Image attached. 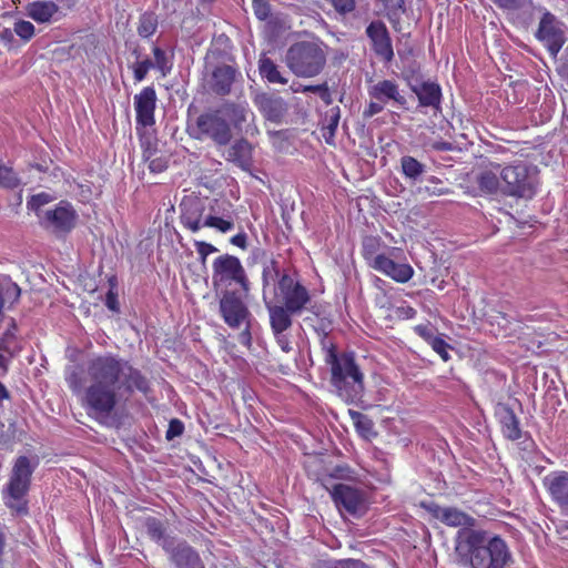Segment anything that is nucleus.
I'll return each instance as SVG.
<instances>
[{"label":"nucleus","mask_w":568,"mask_h":568,"mask_svg":"<svg viewBox=\"0 0 568 568\" xmlns=\"http://www.w3.org/2000/svg\"><path fill=\"white\" fill-rule=\"evenodd\" d=\"M64 378L82 408L100 423L113 415L122 395H146L150 390L149 379L141 371L112 353L94 355L82 367H68Z\"/></svg>","instance_id":"obj_1"},{"label":"nucleus","mask_w":568,"mask_h":568,"mask_svg":"<svg viewBox=\"0 0 568 568\" xmlns=\"http://www.w3.org/2000/svg\"><path fill=\"white\" fill-rule=\"evenodd\" d=\"M231 203L213 200L206 212V201L186 195L180 203V221L182 225L193 233L203 227H212L221 233H227L234 229V212Z\"/></svg>","instance_id":"obj_2"},{"label":"nucleus","mask_w":568,"mask_h":568,"mask_svg":"<svg viewBox=\"0 0 568 568\" xmlns=\"http://www.w3.org/2000/svg\"><path fill=\"white\" fill-rule=\"evenodd\" d=\"M325 362L331 367V384L336 395L346 404H357L364 394V374L353 353L338 354L329 347Z\"/></svg>","instance_id":"obj_3"},{"label":"nucleus","mask_w":568,"mask_h":568,"mask_svg":"<svg viewBox=\"0 0 568 568\" xmlns=\"http://www.w3.org/2000/svg\"><path fill=\"white\" fill-rule=\"evenodd\" d=\"M275 295L281 304L266 303L270 317L284 314L286 317L292 318L294 315L302 314L311 302L308 290L288 274L280 276Z\"/></svg>","instance_id":"obj_4"},{"label":"nucleus","mask_w":568,"mask_h":568,"mask_svg":"<svg viewBox=\"0 0 568 568\" xmlns=\"http://www.w3.org/2000/svg\"><path fill=\"white\" fill-rule=\"evenodd\" d=\"M212 284L216 292L237 290L246 296L250 292V281L239 257L223 254L212 263Z\"/></svg>","instance_id":"obj_5"},{"label":"nucleus","mask_w":568,"mask_h":568,"mask_svg":"<svg viewBox=\"0 0 568 568\" xmlns=\"http://www.w3.org/2000/svg\"><path fill=\"white\" fill-rule=\"evenodd\" d=\"M285 62L297 77L311 78L323 70L326 55L317 43L302 41L290 47Z\"/></svg>","instance_id":"obj_6"},{"label":"nucleus","mask_w":568,"mask_h":568,"mask_svg":"<svg viewBox=\"0 0 568 568\" xmlns=\"http://www.w3.org/2000/svg\"><path fill=\"white\" fill-rule=\"evenodd\" d=\"M511 560L506 542L499 537H493L487 544L471 542L469 562L471 568H505Z\"/></svg>","instance_id":"obj_7"},{"label":"nucleus","mask_w":568,"mask_h":568,"mask_svg":"<svg viewBox=\"0 0 568 568\" xmlns=\"http://www.w3.org/2000/svg\"><path fill=\"white\" fill-rule=\"evenodd\" d=\"M243 293L237 290H226L221 293L220 314L224 323L233 328L239 329L243 324L252 323L253 316L243 300Z\"/></svg>","instance_id":"obj_8"},{"label":"nucleus","mask_w":568,"mask_h":568,"mask_svg":"<svg viewBox=\"0 0 568 568\" xmlns=\"http://www.w3.org/2000/svg\"><path fill=\"white\" fill-rule=\"evenodd\" d=\"M535 37L556 58L566 43L565 24L550 11L544 10Z\"/></svg>","instance_id":"obj_9"},{"label":"nucleus","mask_w":568,"mask_h":568,"mask_svg":"<svg viewBox=\"0 0 568 568\" xmlns=\"http://www.w3.org/2000/svg\"><path fill=\"white\" fill-rule=\"evenodd\" d=\"M500 178L506 184V192L520 197H531L536 190V178L526 165L507 166L501 170Z\"/></svg>","instance_id":"obj_10"},{"label":"nucleus","mask_w":568,"mask_h":568,"mask_svg":"<svg viewBox=\"0 0 568 568\" xmlns=\"http://www.w3.org/2000/svg\"><path fill=\"white\" fill-rule=\"evenodd\" d=\"M37 466L38 460H31L27 456L16 459L8 483V493L12 499L20 500L28 493Z\"/></svg>","instance_id":"obj_11"},{"label":"nucleus","mask_w":568,"mask_h":568,"mask_svg":"<svg viewBox=\"0 0 568 568\" xmlns=\"http://www.w3.org/2000/svg\"><path fill=\"white\" fill-rule=\"evenodd\" d=\"M369 99L390 104L398 109L408 110V102L399 84L395 80L383 79L373 82L367 88Z\"/></svg>","instance_id":"obj_12"},{"label":"nucleus","mask_w":568,"mask_h":568,"mask_svg":"<svg viewBox=\"0 0 568 568\" xmlns=\"http://www.w3.org/2000/svg\"><path fill=\"white\" fill-rule=\"evenodd\" d=\"M196 126L199 133L195 139H212L215 142H229L230 125L220 114L206 113L197 118Z\"/></svg>","instance_id":"obj_13"},{"label":"nucleus","mask_w":568,"mask_h":568,"mask_svg":"<svg viewBox=\"0 0 568 568\" xmlns=\"http://www.w3.org/2000/svg\"><path fill=\"white\" fill-rule=\"evenodd\" d=\"M366 36L372 42V50L385 63L394 59L392 39L386 24L381 20L372 21L366 28Z\"/></svg>","instance_id":"obj_14"},{"label":"nucleus","mask_w":568,"mask_h":568,"mask_svg":"<svg viewBox=\"0 0 568 568\" xmlns=\"http://www.w3.org/2000/svg\"><path fill=\"white\" fill-rule=\"evenodd\" d=\"M331 496L338 509H344L351 515H358L365 508L363 493L349 485H335L331 490Z\"/></svg>","instance_id":"obj_15"},{"label":"nucleus","mask_w":568,"mask_h":568,"mask_svg":"<svg viewBox=\"0 0 568 568\" xmlns=\"http://www.w3.org/2000/svg\"><path fill=\"white\" fill-rule=\"evenodd\" d=\"M166 557L173 568H206L200 551L185 539H181Z\"/></svg>","instance_id":"obj_16"},{"label":"nucleus","mask_w":568,"mask_h":568,"mask_svg":"<svg viewBox=\"0 0 568 568\" xmlns=\"http://www.w3.org/2000/svg\"><path fill=\"white\" fill-rule=\"evenodd\" d=\"M77 214L70 203L61 201L54 209L43 212L40 219L45 227L69 232L75 224Z\"/></svg>","instance_id":"obj_17"},{"label":"nucleus","mask_w":568,"mask_h":568,"mask_svg":"<svg viewBox=\"0 0 568 568\" xmlns=\"http://www.w3.org/2000/svg\"><path fill=\"white\" fill-rule=\"evenodd\" d=\"M143 527L148 537L161 547L165 555L181 540L170 532L166 520L149 516L144 518Z\"/></svg>","instance_id":"obj_18"},{"label":"nucleus","mask_w":568,"mask_h":568,"mask_svg":"<svg viewBox=\"0 0 568 568\" xmlns=\"http://www.w3.org/2000/svg\"><path fill=\"white\" fill-rule=\"evenodd\" d=\"M544 485L561 514L568 516V473L552 471L544 478Z\"/></svg>","instance_id":"obj_19"},{"label":"nucleus","mask_w":568,"mask_h":568,"mask_svg":"<svg viewBox=\"0 0 568 568\" xmlns=\"http://www.w3.org/2000/svg\"><path fill=\"white\" fill-rule=\"evenodd\" d=\"M372 267L398 283H406L414 275V270L409 264L396 263L385 254H377L374 256Z\"/></svg>","instance_id":"obj_20"},{"label":"nucleus","mask_w":568,"mask_h":568,"mask_svg":"<svg viewBox=\"0 0 568 568\" xmlns=\"http://www.w3.org/2000/svg\"><path fill=\"white\" fill-rule=\"evenodd\" d=\"M27 16L37 23L52 24L65 17L63 10L51 0H38L30 2L27 8Z\"/></svg>","instance_id":"obj_21"},{"label":"nucleus","mask_w":568,"mask_h":568,"mask_svg":"<svg viewBox=\"0 0 568 568\" xmlns=\"http://www.w3.org/2000/svg\"><path fill=\"white\" fill-rule=\"evenodd\" d=\"M155 102L156 93L152 87H145L139 94L134 97L138 123L144 126L152 125L154 123Z\"/></svg>","instance_id":"obj_22"},{"label":"nucleus","mask_w":568,"mask_h":568,"mask_svg":"<svg viewBox=\"0 0 568 568\" xmlns=\"http://www.w3.org/2000/svg\"><path fill=\"white\" fill-rule=\"evenodd\" d=\"M239 71L232 65H216L211 73L210 88L217 95H227Z\"/></svg>","instance_id":"obj_23"},{"label":"nucleus","mask_w":568,"mask_h":568,"mask_svg":"<svg viewBox=\"0 0 568 568\" xmlns=\"http://www.w3.org/2000/svg\"><path fill=\"white\" fill-rule=\"evenodd\" d=\"M255 104L264 116L272 122H280L287 112V104L281 97L267 93L257 95Z\"/></svg>","instance_id":"obj_24"},{"label":"nucleus","mask_w":568,"mask_h":568,"mask_svg":"<svg viewBox=\"0 0 568 568\" xmlns=\"http://www.w3.org/2000/svg\"><path fill=\"white\" fill-rule=\"evenodd\" d=\"M429 509L435 518L439 519L447 526L468 528L473 527L475 524L473 517L455 507H440L435 505Z\"/></svg>","instance_id":"obj_25"},{"label":"nucleus","mask_w":568,"mask_h":568,"mask_svg":"<svg viewBox=\"0 0 568 568\" xmlns=\"http://www.w3.org/2000/svg\"><path fill=\"white\" fill-rule=\"evenodd\" d=\"M222 154L244 171L252 166V144H219Z\"/></svg>","instance_id":"obj_26"},{"label":"nucleus","mask_w":568,"mask_h":568,"mask_svg":"<svg viewBox=\"0 0 568 568\" xmlns=\"http://www.w3.org/2000/svg\"><path fill=\"white\" fill-rule=\"evenodd\" d=\"M293 320L286 317L284 314H278L274 315L273 317H270L272 333L275 337L277 345L284 353H291L293 351L291 339L288 335L285 333L287 329L291 328Z\"/></svg>","instance_id":"obj_27"},{"label":"nucleus","mask_w":568,"mask_h":568,"mask_svg":"<svg viewBox=\"0 0 568 568\" xmlns=\"http://www.w3.org/2000/svg\"><path fill=\"white\" fill-rule=\"evenodd\" d=\"M412 89L417 95L420 106L433 108L436 111L440 109L442 89L437 83L423 82Z\"/></svg>","instance_id":"obj_28"},{"label":"nucleus","mask_w":568,"mask_h":568,"mask_svg":"<svg viewBox=\"0 0 568 568\" xmlns=\"http://www.w3.org/2000/svg\"><path fill=\"white\" fill-rule=\"evenodd\" d=\"M497 414L501 425L503 435L510 440H518L521 438L519 420L514 410L504 405L498 409Z\"/></svg>","instance_id":"obj_29"},{"label":"nucleus","mask_w":568,"mask_h":568,"mask_svg":"<svg viewBox=\"0 0 568 568\" xmlns=\"http://www.w3.org/2000/svg\"><path fill=\"white\" fill-rule=\"evenodd\" d=\"M143 158L149 163L151 172L160 173L163 172L169 164L171 154L159 148V144H143Z\"/></svg>","instance_id":"obj_30"},{"label":"nucleus","mask_w":568,"mask_h":568,"mask_svg":"<svg viewBox=\"0 0 568 568\" xmlns=\"http://www.w3.org/2000/svg\"><path fill=\"white\" fill-rule=\"evenodd\" d=\"M17 324L13 318H9L7 327L0 337V349L7 353L10 357L16 356L21 351V345L16 336Z\"/></svg>","instance_id":"obj_31"},{"label":"nucleus","mask_w":568,"mask_h":568,"mask_svg":"<svg viewBox=\"0 0 568 568\" xmlns=\"http://www.w3.org/2000/svg\"><path fill=\"white\" fill-rule=\"evenodd\" d=\"M260 75L270 83L286 84L288 79L282 75L277 65L266 57H262L258 61Z\"/></svg>","instance_id":"obj_32"},{"label":"nucleus","mask_w":568,"mask_h":568,"mask_svg":"<svg viewBox=\"0 0 568 568\" xmlns=\"http://www.w3.org/2000/svg\"><path fill=\"white\" fill-rule=\"evenodd\" d=\"M159 27V19L155 12L145 11L140 14L136 32L141 38L148 39L153 36Z\"/></svg>","instance_id":"obj_33"},{"label":"nucleus","mask_w":568,"mask_h":568,"mask_svg":"<svg viewBox=\"0 0 568 568\" xmlns=\"http://www.w3.org/2000/svg\"><path fill=\"white\" fill-rule=\"evenodd\" d=\"M497 8L506 12L528 11L532 0H490Z\"/></svg>","instance_id":"obj_34"},{"label":"nucleus","mask_w":568,"mask_h":568,"mask_svg":"<svg viewBox=\"0 0 568 568\" xmlns=\"http://www.w3.org/2000/svg\"><path fill=\"white\" fill-rule=\"evenodd\" d=\"M352 419L356 427V430L365 438H369L374 435L373 422L364 414L358 412H351Z\"/></svg>","instance_id":"obj_35"},{"label":"nucleus","mask_w":568,"mask_h":568,"mask_svg":"<svg viewBox=\"0 0 568 568\" xmlns=\"http://www.w3.org/2000/svg\"><path fill=\"white\" fill-rule=\"evenodd\" d=\"M54 200V196L48 192H40L38 194H34L30 197V200L27 203L28 209L31 211H34L37 216L41 219L43 216V212L41 209L45 204L52 202Z\"/></svg>","instance_id":"obj_36"},{"label":"nucleus","mask_w":568,"mask_h":568,"mask_svg":"<svg viewBox=\"0 0 568 568\" xmlns=\"http://www.w3.org/2000/svg\"><path fill=\"white\" fill-rule=\"evenodd\" d=\"M477 181L480 190L487 193H495L499 187V178L493 171L481 172Z\"/></svg>","instance_id":"obj_37"},{"label":"nucleus","mask_w":568,"mask_h":568,"mask_svg":"<svg viewBox=\"0 0 568 568\" xmlns=\"http://www.w3.org/2000/svg\"><path fill=\"white\" fill-rule=\"evenodd\" d=\"M402 170L406 178L416 180L424 172V165L412 156H403Z\"/></svg>","instance_id":"obj_38"},{"label":"nucleus","mask_w":568,"mask_h":568,"mask_svg":"<svg viewBox=\"0 0 568 568\" xmlns=\"http://www.w3.org/2000/svg\"><path fill=\"white\" fill-rule=\"evenodd\" d=\"M325 121L326 123L322 126L321 131L323 138L326 140V142H328L334 138L335 131L338 126V109L336 108V110H331V114L326 116Z\"/></svg>","instance_id":"obj_39"},{"label":"nucleus","mask_w":568,"mask_h":568,"mask_svg":"<svg viewBox=\"0 0 568 568\" xmlns=\"http://www.w3.org/2000/svg\"><path fill=\"white\" fill-rule=\"evenodd\" d=\"M152 51L154 55V68L158 69L163 77H165L172 69V64L169 61L165 51L159 47H153Z\"/></svg>","instance_id":"obj_40"},{"label":"nucleus","mask_w":568,"mask_h":568,"mask_svg":"<svg viewBox=\"0 0 568 568\" xmlns=\"http://www.w3.org/2000/svg\"><path fill=\"white\" fill-rule=\"evenodd\" d=\"M20 184L18 175L11 168L3 164L0 165V186L6 189H14Z\"/></svg>","instance_id":"obj_41"},{"label":"nucleus","mask_w":568,"mask_h":568,"mask_svg":"<svg viewBox=\"0 0 568 568\" xmlns=\"http://www.w3.org/2000/svg\"><path fill=\"white\" fill-rule=\"evenodd\" d=\"M134 80L141 82L145 79L148 72L154 68L153 61L149 58L138 60L132 64Z\"/></svg>","instance_id":"obj_42"},{"label":"nucleus","mask_w":568,"mask_h":568,"mask_svg":"<svg viewBox=\"0 0 568 568\" xmlns=\"http://www.w3.org/2000/svg\"><path fill=\"white\" fill-rule=\"evenodd\" d=\"M34 26L30 21L19 20L14 23V34L20 37L23 41H29L34 36Z\"/></svg>","instance_id":"obj_43"},{"label":"nucleus","mask_w":568,"mask_h":568,"mask_svg":"<svg viewBox=\"0 0 568 568\" xmlns=\"http://www.w3.org/2000/svg\"><path fill=\"white\" fill-rule=\"evenodd\" d=\"M388 18H399L405 12V0H382Z\"/></svg>","instance_id":"obj_44"},{"label":"nucleus","mask_w":568,"mask_h":568,"mask_svg":"<svg viewBox=\"0 0 568 568\" xmlns=\"http://www.w3.org/2000/svg\"><path fill=\"white\" fill-rule=\"evenodd\" d=\"M0 292H2V300L4 301V297L8 300L17 301L20 296L21 290L20 287L11 282L10 280H4L2 283H0Z\"/></svg>","instance_id":"obj_45"},{"label":"nucleus","mask_w":568,"mask_h":568,"mask_svg":"<svg viewBox=\"0 0 568 568\" xmlns=\"http://www.w3.org/2000/svg\"><path fill=\"white\" fill-rule=\"evenodd\" d=\"M252 8L255 17L265 21L271 16V6L267 0H252Z\"/></svg>","instance_id":"obj_46"},{"label":"nucleus","mask_w":568,"mask_h":568,"mask_svg":"<svg viewBox=\"0 0 568 568\" xmlns=\"http://www.w3.org/2000/svg\"><path fill=\"white\" fill-rule=\"evenodd\" d=\"M301 91L317 93L326 104H329L332 102L331 92L326 83L317 85H304Z\"/></svg>","instance_id":"obj_47"},{"label":"nucleus","mask_w":568,"mask_h":568,"mask_svg":"<svg viewBox=\"0 0 568 568\" xmlns=\"http://www.w3.org/2000/svg\"><path fill=\"white\" fill-rule=\"evenodd\" d=\"M429 345L444 362H447L450 358L448 354L449 345L442 337L437 336L435 339H432Z\"/></svg>","instance_id":"obj_48"},{"label":"nucleus","mask_w":568,"mask_h":568,"mask_svg":"<svg viewBox=\"0 0 568 568\" xmlns=\"http://www.w3.org/2000/svg\"><path fill=\"white\" fill-rule=\"evenodd\" d=\"M183 430H184L183 423L180 419L174 418V419L170 420V423H169V427H168L165 437H166V439L171 440L175 437L181 436L183 434Z\"/></svg>","instance_id":"obj_49"},{"label":"nucleus","mask_w":568,"mask_h":568,"mask_svg":"<svg viewBox=\"0 0 568 568\" xmlns=\"http://www.w3.org/2000/svg\"><path fill=\"white\" fill-rule=\"evenodd\" d=\"M334 9L342 14L352 12L355 9V0H327Z\"/></svg>","instance_id":"obj_50"},{"label":"nucleus","mask_w":568,"mask_h":568,"mask_svg":"<svg viewBox=\"0 0 568 568\" xmlns=\"http://www.w3.org/2000/svg\"><path fill=\"white\" fill-rule=\"evenodd\" d=\"M195 245V248H196V252L197 254L200 255L201 257V261L202 263L205 262L206 257L211 254V253H214L217 251V248L210 244V243H206V242H203V241H196L194 243Z\"/></svg>","instance_id":"obj_51"},{"label":"nucleus","mask_w":568,"mask_h":568,"mask_svg":"<svg viewBox=\"0 0 568 568\" xmlns=\"http://www.w3.org/2000/svg\"><path fill=\"white\" fill-rule=\"evenodd\" d=\"M385 106H386V104L384 102L371 99V101L367 104V106L365 108L363 114L366 118L374 116V115L381 113Z\"/></svg>","instance_id":"obj_52"},{"label":"nucleus","mask_w":568,"mask_h":568,"mask_svg":"<svg viewBox=\"0 0 568 568\" xmlns=\"http://www.w3.org/2000/svg\"><path fill=\"white\" fill-rule=\"evenodd\" d=\"M415 332L423 337L428 344L432 343V339H435L437 336L434 335V331L432 326L427 324H420L415 326Z\"/></svg>","instance_id":"obj_53"},{"label":"nucleus","mask_w":568,"mask_h":568,"mask_svg":"<svg viewBox=\"0 0 568 568\" xmlns=\"http://www.w3.org/2000/svg\"><path fill=\"white\" fill-rule=\"evenodd\" d=\"M275 276L276 277L280 276V272L276 268L275 263L272 262L271 265L264 267V270H263V284H264V286L268 285L270 281L273 280Z\"/></svg>","instance_id":"obj_54"},{"label":"nucleus","mask_w":568,"mask_h":568,"mask_svg":"<svg viewBox=\"0 0 568 568\" xmlns=\"http://www.w3.org/2000/svg\"><path fill=\"white\" fill-rule=\"evenodd\" d=\"M243 329L242 332L239 334V342L244 345V346H251V342H252V335H251V323H247V324H243L242 325Z\"/></svg>","instance_id":"obj_55"},{"label":"nucleus","mask_w":568,"mask_h":568,"mask_svg":"<svg viewBox=\"0 0 568 568\" xmlns=\"http://www.w3.org/2000/svg\"><path fill=\"white\" fill-rule=\"evenodd\" d=\"M0 40L6 44L11 47L14 42V31L13 29L3 28L0 30Z\"/></svg>","instance_id":"obj_56"},{"label":"nucleus","mask_w":568,"mask_h":568,"mask_svg":"<svg viewBox=\"0 0 568 568\" xmlns=\"http://www.w3.org/2000/svg\"><path fill=\"white\" fill-rule=\"evenodd\" d=\"M10 357L7 353L0 349V376H4L9 369Z\"/></svg>","instance_id":"obj_57"},{"label":"nucleus","mask_w":568,"mask_h":568,"mask_svg":"<svg viewBox=\"0 0 568 568\" xmlns=\"http://www.w3.org/2000/svg\"><path fill=\"white\" fill-rule=\"evenodd\" d=\"M246 239L245 233H239L231 237V243L244 250L246 247Z\"/></svg>","instance_id":"obj_58"},{"label":"nucleus","mask_w":568,"mask_h":568,"mask_svg":"<svg viewBox=\"0 0 568 568\" xmlns=\"http://www.w3.org/2000/svg\"><path fill=\"white\" fill-rule=\"evenodd\" d=\"M397 314L404 318H413L416 315V310L410 306L398 307Z\"/></svg>","instance_id":"obj_59"},{"label":"nucleus","mask_w":568,"mask_h":568,"mask_svg":"<svg viewBox=\"0 0 568 568\" xmlns=\"http://www.w3.org/2000/svg\"><path fill=\"white\" fill-rule=\"evenodd\" d=\"M105 305L111 311H118L116 295L112 291L106 294Z\"/></svg>","instance_id":"obj_60"},{"label":"nucleus","mask_w":568,"mask_h":568,"mask_svg":"<svg viewBox=\"0 0 568 568\" xmlns=\"http://www.w3.org/2000/svg\"><path fill=\"white\" fill-rule=\"evenodd\" d=\"M52 164L51 160H43L40 163L32 164L33 168H36L39 171L45 172L50 169V165Z\"/></svg>","instance_id":"obj_61"},{"label":"nucleus","mask_w":568,"mask_h":568,"mask_svg":"<svg viewBox=\"0 0 568 568\" xmlns=\"http://www.w3.org/2000/svg\"><path fill=\"white\" fill-rule=\"evenodd\" d=\"M9 398V392L7 390L6 386L0 383V400Z\"/></svg>","instance_id":"obj_62"},{"label":"nucleus","mask_w":568,"mask_h":568,"mask_svg":"<svg viewBox=\"0 0 568 568\" xmlns=\"http://www.w3.org/2000/svg\"><path fill=\"white\" fill-rule=\"evenodd\" d=\"M438 150H454L453 144H434Z\"/></svg>","instance_id":"obj_63"},{"label":"nucleus","mask_w":568,"mask_h":568,"mask_svg":"<svg viewBox=\"0 0 568 568\" xmlns=\"http://www.w3.org/2000/svg\"><path fill=\"white\" fill-rule=\"evenodd\" d=\"M132 54L135 57L136 61L140 60V58H141V50H140V48L139 47L134 48L132 50Z\"/></svg>","instance_id":"obj_64"}]
</instances>
